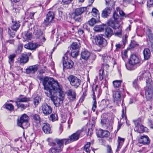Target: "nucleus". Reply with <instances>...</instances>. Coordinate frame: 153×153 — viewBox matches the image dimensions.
<instances>
[{
	"instance_id": "17",
	"label": "nucleus",
	"mask_w": 153,
	"mask_h": 153,
	"mask_svg": "<svg viewBox=\"0 0 153 153\" xmlns=\"http://www.w3.org/2000/svg\"><path fill=\"white\" fill-rule=\"evenodd\" d=\"M96 134L98 137L103 138L108 137L109 134V133L107 131L100 129L97 130Z\"/></svg>"
},
{
	"instance_id": "33",
	"label": "nucleus",
	"mask_w": 153,
	"mask_h": 153,
	"mask_svg": "<svg viewBox=\"0 0 153 153\" xmlns=\"http://www.w3.org/2000/svg\"><path fill=\"white\" fill-rule=\"evenodd\" d=\"M79 48L80 44L79 42H73L71 45L70 49L71 50H73V51L77 50V51H79Z\"/></svg>"
},
{
	"instance_id": "4",
	"label": "nucleus",
	"mask_w": 153,
	"mask_h": 153,
	"mask_svg": "<svg viewBox=\"0 0 153 153\" xmlns=\"http://www.w3.org/2000/svg\"><path fill=\"white\" fill-rule=\"evenodd\" d=\"M29 119V118L27 115L23 114L20 119H18L17 125L23 129L26 128L29 125L28 122Z\"/></svg>"
},
{
	"instance_id": "22",
	"label": "nucleus",
	"mask_w": 153,
	"mask_h": 153,
	"mask_svg": "<svg viewBox=\"0 0 153 153\" xmlns=\"http://www.w3.org/2000/svg\"><path fill=\"white\" fill-rule=\"evenodd\" d=\"M101 123L107 129L110 130L112 128L111 123L108 119H102Z\"/></svg>"
},
{
	"instance_id": "6",
	"label": "nucleus",
	"mask_w": 153,
	"mask_h": 153,
	"mask_svg": "<svg viewBox=\"0 0 153 153\" xmlns=\"http://www.w3.org/2000/svg\"><path fill=\"white\" fill-rule=\"evenodd\" d=\"M139 79L140 80L143 79L146 80V85L151 86L152 84V80L151 79L150 74L149 71H142L140 73Z\"/></svg>"
},
{
	"instance_id": "50",
	"label": "nucleus",
	"mask_w": 153,
	"mask_h": 153,
	"mask_svg": "<svg viewBox=\"0 0 153 153\" xmlns=\"http://www.w3.org/2000/svg\"><path fill=\"white\" fill-rule=\"evenodd\" d=\"M105 2L106 5L109 7H112L114 5V2L112 1L106 0Z\"/></svg>"
},
{
	"instance_id": "64",
	"label": "nucleus",
	"mask_w": 153,
	"mask_h": 153,
	"mask_svg": "<svg viewBox=\"0 0 153 153\" xmlns=\"http://www.w3.org/2000/svg\"><path fill=\"white\" fill-rule=\"evenodd\" d=\"M92 130L91 129H88V131L87 134V136H91L92 134Z\"/></svg>"
},
{
	"instance_id": "57",
	"label": "nucleus",
	"mask_w": 153,
	"mask_h": 153,
	"mask_svg": "<svg viewBox=\"0 0 153 153\" xmlns=\"http://www.w3.org/2000/svg\"><path fill=\"white\" fill-rule=\"evenodd\" d=\"M153 5V0H148L147 1V6L149 7H152Z\"/></svg>"
},
{
	"instance_id": "16",
	"label": "nucleus",
	"mask_w": 153,
	"mask_h": 153,
	"mask_svg": "<svg viewBox=\"0 0 153 153\" xmlns=\"http://www.w3.org/2000/svg\"><path fill=\"white\" fill-rule=\"evenodd\" d=\"M108 25L112 27L114 29H119V31H117L115 33V36L119 37L122 35V27L120 25H119V27H116L111 20H110L108 23Z\"/></svg>"
},
{
	"instance_id": "28",
	"label": "nucleus",
	"mask_w": 153,
	"mask_h": 153,
	"mask_svg": "<svg viewBox=\"0 0 153 153\" xmlns=\"http://www.w3.org/2000/svg\"><path fill=\"white\" fill-rule=\"evenodd\" d=\"M135 131L139 133H142L143 132H147V128L146 127H144L143 126L141 125L139 127H135L134 128Z\"/></svg>"
},
{
	"instance_id": "10",
	"label": "nucleus",
	"mask_w": 153,
	"mask_h": 153,
	"mask_svg": "<svg viewBox=\"0 0 153 153\" xmlns=\"http://www.w3.org/2000/svg\"><path fill=\"white\" fill-rule=\"evenodd\" d=\"M54 18L55 16L54 13L52 12H49L46 15V19L44 20V24L46 26H48L51 23H54Z\"/></svg>"
},
{
	"instance_id": "63",
	"label": "nucleus",
	"mask_w": 153,
	"mask_h": 153,
	"mask_svg": "<svg viewBox=\"0 0 153 153\" xmlns=\"http://www.w3.org/2000/svg\"><path fill=\"white\" fill-rule=\"evenodd\" d=\"M70 0H62V2L64 4H70L71 2Z\"/></svg>"
},
{
	"instance_id": "59",
	"label": "nucleus",
	"mask_w": 153,
	"mask_h": 153,
	"mask_svg": "<svg viewBox=\"0 0 153 153\" xmlns=\"http://www.w3.org/2000/svg\"><path fill=\"white\" fill-rule=\"evenodd\" d=\"M23 46L22 44L19 45L17 51L18 53H20L22 51Z\"/></svg>"
},
{
	"instance_id": "37",
	"label": "nucleus",
	"mask_w": 153,
	"mask_h": 153,
	"mask_svg": "<svg viewBox=\"0 0 153 153\" xmlns=\"http://www.w3.org/2000/svg\"><path fill=\"white\" fill-rule=\"evenodd\" d=\"M71 50V53L68 52H67L68 53V54H69L70 55L74 58H76L78 55L79 51H77V50Z\"/></svg>"
},
{
	"instance_id": "21",
	"label": "nucleus",
	"mask_w": 153,
	"mask_h": 153,
	"mask_svg": "<svg viewBox=\"0 0 153 153\" xmlns=\"http://www.w3.org/2000/svg\"><path fill=\"white\" fill-rule=\"evenodd\" d=\"M138 141L140 143H142L144 145H148L150 142L149 138L147 136H141L138 139Z\"/></svg>"
},
{
	"instance_id": "47",
	"label": "nucleus",
	"mask_w": 153,
	"mask_h": 153,
	"mask_svg": "<svg viewBox=\"0 0 153 153\" xmlns=\"http://www.w3.org/2000/svg\"><path fill=\"white\" fill-rule=\"evenodd\" d=\"M73 16V19H74L75 21L80 22L82 21V19L81 16L75 15Z\"/></svg>"
},
{
	"instance_id": "8",
	"label": "nucleus",
	"mask_w": 153,
	"mask_h": 153,
	"mask_svg": "<svg viewBox=\"0 0 153 153\" xmlns=\"http://www.w3.org/2000/svg\"><path fill=\"white\" fill-rule=\"evenodd\" d=\"M67 79L71 86L75 88H78L80 85L81 80L75 76L70 75Z\"/></svg>"
},
{
	"instance_id": "15",
	"label": "nucleus",
	"mask_w": 153,
	"mask_h": 153,
	"mask_svg": "<svg viewBox=\"0 0 153 153\" xmlns=\"http://www.w3.org/2000/svg\"><path fill=\"white\" fill-rule=\"evenodd\" d=\"M68 98L71 101H73L75 100L76 98V94L75 91L72 89H70L66 92Z\"/></svg>"
},
{
	"instance_id": "42",
	"label": "nucleus",
	"mask_w": 153,
	"mask_h": 153,
	"mask_svg": "<svg viewBox=\"0 0 153 153\" xmlns=\"http://www.w3.org/2000/svg\"><path fill=\"white\" fill-rule=\"evenodd\" d=\"M50 119L53 122H54L58 120V118L57 114H52L50 116Z\"/></svg>"
},
{
	"instance_id": "60",
	"label": "nucleus",
	"mask_w": 153,
	"mask_h": 153,
	"mask_svg": "<svg viewBox=\"0 0 153 153\" xmlns=\"http://www.w3.org/2000/svg\"><path fill=\"white\" fill-rule=\"evenodd\" d=\"M148 123L150 128L153 129V120H149Z\"/></svg>"
},
{
	"instance_id": "53",
	"label": "nucleus",
	"mask_w": 153,
	"mask_h": 153,
	"mask_svg": "<svg viewBox=\"0 0 153 153\" xmlns=\"http://www.w3.org/2000/svg\"><path fill=\"white\" fill-rule=\"evenodd\" d=\"M8 33L10 37L13 38L15 36V33L14 31L11 30L9 28L8 29Z\"/></svg>"
},
{
	"instance_id": "3",
	"label": "nucleus",
	"mask_w": 153,
	"mask_h": 153,
	"mask_svg": "<svg viewBox=\"0 0 153 153\" xmlns=\"http://www.w3.org/2000/svg\"><path fill=\"white\" fill-rule=\"evenodd\" d=\"M123 91V89L119 88L115 89L113 91V97L114 102L118 105L120 104L123 101V98L122 96Z\"/></svg>"
},
{
	"instance_id": "44",
	"label": "nucleus",
	"mask_w": 153,
	"mask_h": 153,
	"mask_svg": "<svg viewBox=\"0 0 153 153\" xmlns=\"http://www.w3.org/2000/svg\"><path fill=\"white\" fill-rule=\"evenodd\" d=\"M32 37V33L28 31L25 35V38L27 40H30Z\"/></svg>"
},
{
	"instance_id": "26",
	"label": "nucleus",
	"mask_w": 153,
	"mask_h": 153,
	"mask_svg": "<svg viewBox=\"0 0 153 153\" xmlns=\"http://www.w3.org/2000/svg\"><path fill=\"white\" fill-rule=\"evenodd\" d=\"M39 45L36 43L29 42L25 45V47L27 49L33 50L39 47Z\"/></svg>"
},
{
	"instance_id": "35",
	"label": "nucleus",
	"mask_w": 153,
	"mask_h": 153,
	"mask_svg": "<svg viewBox=\"0 0 153 153\" xmlns=\"http://www.w3.org/2000/svg\"><path fill=\"white\" fill-rule=\"evenodd\" d=\"M4 106L5 108L10 111H12L14 110V107L11 103H6L4 105Z\"/></svg>"
},
{
	"instance_id": "52",
	"label": "nucleus",
	"mask_w": 153,
	"mask_h": 153,
	"mask_svg": "<svg viewBox=\"0 0 153 153\" xmlns=\"http://www.w3.org/2000/svg\"><path fill=\"white\" fill-rule=\"evenodd\" d=\"M134 123L135 127L137 126L138 127L140 126V125L141 123V120L140 118H139L137 120L134 121Z\"/></svg>"
},
{
	"instance_id": "23",
	"label": "nucleus",
	"mask_w": 153,
	"mask_h": 153,
	"mask_svg": "<svg viewBox=\"0 0 153 153\" xmlns=\"http://www.w3.org/2000/svg\"><path fill=\"white\" fill-rule=\"evenodd\" d=\"M112 10L111 7H107L102 11L101 16L103 18H107L110 14Z\"/></svg>"
},
{
	"instance_id": "7",
	"label": "nucleus",
	"mask_w": 153,
	"mask_h": 153,
	"mask_svg": "<svg viewBox=\"0 0 153 153\" xmlns=\"http://www.w3.org/2000/svg\"><path fill=\"white\" fill-rule=\"evenodd\" d=\"M94 39L96 45L101 48H105L107 44L106 40L102 35H97L94 38Z\"/></svg>"
},
{
	"instance_id": "27",
	"label": "nucleus",
	"mask_w": 153,
	"mask_h": 153,
	"mask_svg": "<svg viewBox=\"0 0 153 153\" xmlns=\"http://www.w3.org/2000/svg\"><path fill=\"white\" fill-rule=\"evenodd\" d=\"M23 95H20L19 98H16L15 101L17 102H27L30 100V98L29 97H22Z\"/></svg>"
},
{
	"instance_id": "13",
	"label": "nucleus",
	"mask_w": 153,
	"mask_h": 153,
	"mask_svg": "<svg viewBox=\"0 0 153 153\" xmlns=\"http://www.w3.org/2000/svg\"><path fill=\"white\" fill-rule=\"evenodd\" d=\"M113 17L114 20H113L112 19H110L108 20L107 24H108V23L110 20H111L113 22L115 26L116 27H119V25H120L119 24V23L120 21L122 19V16H119L118 14L115 11L113 13Z\"/></svg>"
},
{
	"instance_id": "24",
	"label": "nucleus",
	"mask_w": 153,
	"mask_h": 153,
	"mask_svg": "<svg viewBox=\"0 0 153 153\" xmlns=\"http://www.w3.org/2000/svg\"><path fill=\"white\" fill-rule=\"evenodd\" d=\"M86 10L85 7H81L75 9L74 11L72 13V15L80 16Z\"/></svg>"
},
{
	"instance_id": "11",
	"label": "nucleus",
	"mask_w": 153,
	"mask_h": 153,
	"mask_svg": "<svg viewBox=\"0 0 153 153\" xmlns=\"http://www.w3.org/2000/svg\"><path fill=\"white\" fill-rule=\"evenodd\" d=\"M129 62L131 65H139L141 64V60L138 56L134 54L131 55Z\"/></svg>"
},
{
	"instance_id": "38",
	"label": "nucleus",
	"mask_w": 153,
	"mask_h": 153,
	"mask_svg": "<svg viewBox=\"0 0 153 153\" xmlns=\"http://www.w3.org/2000/svg\"><path fill=\"white\" fill-rule=\"evenodd\" d=\"M122 81L121 80H116L113 82V85L115 88H116V89H117V88L120 86Z\"/></svg>"
},
{
	"instance_id": "41",
	"label": "nucleus",
	"mask_w": 153,
	"mask_h": 153,
	"mask_svg": "<svg viewBox=\"0 0 153 153\" xmlns=\"http://www.w3.org/2000/svg\"><path fill=\"white\" fill-rule=\"evenodd\" d=\"M41 98L37 96L33 98V102L35 107L36 106L39 104Z\"/></svg>"
},
{
	"instance_id": "20",
	"label": "nucleus",
	"mask_w": 153,
	"mask_h": 153,
	"mask_svg": "<svg viewBox=\"0 0 153 153\" xmlns=\"http://www.w3.org/2000/svg\"><path fill=\"white\" fill-rule=\"evenodd\" d=\"M42 129L43 131L46 134H48L52 133L51 126L47 123H44L43 124Z\"/></svg>"
},
{
	"instance_id": "14",
	"label": "nucleus",
	"mask_w": 153,
	"mask_h": 153,
	"mask_svg": "<svg viewBox=\"0 0 153 153\" xmlns=\"http://www.w3.org/2000/svg\"><path fill=\"white\" fill-rule=\"evenodd\" d=\"M42 109L43 113L46 115L50 114L52 111V108L51 107L46 103H44L42 104Z\"/></svg>"
},
{
	"instance_id": "2",
	"label": "nucleus",
	"mask_w": 153,
	"mask_h": 153,
	"mask_svg": "<svg viewBox=\"0 0 153 153\" xmlns=\"http://www.w3.org/2000/svg\"><path fill=\"white\" fill-rule=\"evenodd\" d=\"M67 139H56L54 140V142L50 143V145L52 147L49 150L50 153H60L62 151L63 148L64 143L65 145Z\"/></svg>"
},
{
	"instance_id": "9",
	"label": "nucleus",
	"mask_w": 153,
	"mask_h": 153,
	"mask_svg": "<svg viewBox=\"0 0 153 153\" xmlns=\"http://www.w3.org/2000/svg\"><path fill=\"white\" fill-rule=\"evenodd\" d=\"M68 53H66L62 57V63L64 68L67 69L71 68L74 65L73 62L70 59H68L67 55Z\"/></svg>"
},
{
	"instance_id": "48",
	"label": "nucleus",
	"mask_w": 153,
	"mask_h": 153,
	"mask_svg": "<svg viewBox=\"0 0 153 153\" xmlns=\"http://www.w3.org/2000/svg\"><path fill=\"white\" fill-rule=\"evenodd\" d=\"M91 144L90 142H87L85 146L84 150L87 153L90 152L89 147Z\"/></svg>"
},
{
	"instance_id": "61",
	"label": "nucleus",
	"mask_w": 153,
	"mask_h": 153,
	"mask_svg": "<svg viewBox=\"0 0 153 153\" xmlns=\"http://www.w3.org/2000/svg\"><path fill=\"white\" fill-rule=\"evenodd\" d=\"M107 147L108 153H113L111 146L109 145H107Z\"/></svg>"
},
{
	"instance_id": "29",
	"label": "nucleus",
	"mask_w": 153,
	"mask_h": 153,
	"mask_svg": "<svg viewBox=\"0 0 153 153\" xmlns=\"http://www.w3.org/2000/svg\"><path fill=\"white\" fill-rule=\"evenodd\" d=\"M90 53L87 51L84 50L82 51L81 53V59L87 60L89 57Z\"/></svg>"
},
{
	"instance_id": "1",
	"label": "nucleus",
	"mask_w": 153,
	"mask_h": 153,
	"mask_svg": "<svg viewBox=\"0 0 153 153\" xmlns=\"http://www.w3.org/2000/svg\"><path fill=\"white\" fill-rule=\"evenodd\" d=\"M42 83L46 90L45 94L51 99L55 106L57 107L62 104L64 94L60 88L57 81L52 78L46 76L43 79Z\"/></svg>"
},
{
	"instance_id": "31",
	"label": "nucleus",
	"mask_w": 153,
	"mask_h": 153,
	"mask_svg": "<svg viewBox=\"0 0 153 153\" xmlns=\"http://www.w3.org/2000/svg\"><path fill=\"white\" fill-rule=\"evenodd\" d=\"M20 25V22L19 21H12L11 28L13 30L16 31L19 28Z\"/></svg>"
},
{
	"instance_id": "18",
	"label": "nucleus",
	"mask_w": 153,
	"mask_h": 153,
	"mask_svg": "<svg viewBox=\"0 0 153 153\" xmlns=\"http://www.w3.org/2000/svg\"><path fill=\"white\" fill-rule=\"evenodd\" d=\"M38 65H35L29 66L26 70L27 74H34L38 69Z\"/></svg>"
},
{
	"instance_id": "30",
	"label": "nucleus",
	"mask_w": 153,
	"mask_h": 153,
	"mask_svg": "<svg viewBox=\"0 0 153 153\" xmlns=\"http://www.w3.org/2000/svg\"><path fill=\"white\" fill-rule=\"evenodd\" d=\"M109 103V100L107 99H103L100 102L99 106L101 108V109H103L106 108Z\"/></svg>"
},
{
	"instance_id": "36",
	"label": "nucleus",
	"mask_w": 153,
	"mask_h": 153,
	"mask_svg": "<svg viewBox=\"0 0 153 153\" xmlns=\"http://www.w3.org/2000/svg\"><path fill=\"white\" fill-rule=\"evenodd\" d=\"M92 15L94 17L99 18V13L98 10L96 8H94L92 9L91 12Z\"/></svg>"
},
{
	"instance_id": "34",
	"label": "nucleus",
	"mask_w": 153,
	"mask_h": 153,
	"mask_svg": "<svg viewBox=\"0 0 153 153\" xmlns=\"http://www.w3.org/2000/svg\"><path fill=\"white\" fill-rule=\"evenodd\" d=\"M105 26L104 25H97L94 28V30L97 32H102L104 30Z\"/></svg>"
},
{
	"instance_id": "43",
	"label": "nucleus",
	"mask_w": 153,
	"mask_h": 153,
	"mask_svg": "<svg viewBox=\"0 0 153 153\" xmlns=\"http://www.w3.org/2000/svg\"><path fill=\"white\" fill-rule=\"evenodd\" d=\"M34 33L37 38H39L42 34L41 30L39 29L37 30H34Z\"/></svg>"
},
{
	"instance_id": "51",
	"label": "nucleus",
	"mask_w": 153,
	"mask_h": 153,
	"mask_svg": "<svg viewBox=\"0 0 153 153\" xmlns=\"http://www.w3.org/2000/svg\"><path fill=\"white\" fill-rule=\"evenodd\" d=\"M138 80L137 79H135L133 82V85L136 89H139V87L137 84Z\"/></svg>"
},
{
	"instance_id": "55",
	"label": "nucleus",
	"mask_w": 153,
	"mask_h": 153,
	"mask_svg": "<svg viewBox=\"0 0 153 153\" xmlns=\"http://www.w3.org/2000/svg\"><path fill=\"white\" fill-rule=\"evenodd\" d=\"M127 37L128 36L127 35H125L124 37H123L122 42L123 44L124 45H125L127 42Z\"/></svg>"
},
{
	"instance_id": "56",
	"label": "nucleus",
	"mask_w": 153,
	"mask_h": 153,
	"mask_svg": "<svg viewBox=\"0 0 153 153\" xmlns=\"http://www.w3.org/2000/svg\"><path fill=\"white\" fill-rule=\"evenodd\" d=\"M119 13L120 15V16H122V19L123 17V16H125V17H126V15L125 13L123 12V11L122 10H119Z\"/></svg>"
},
{
	"instance_id": "39",
	"label": "nucleus",
	"mask_w": 153,
	"mask_h": 153,
	"mask_svg": "<svg viewBox=\"0 0 153 153\" xmlns=\"http://www.w3.org/2000/svg\"><path fill=\"white\" fill-rule=\"evenodd\" d=\"M102 59L103 60L104 62V63L103 64V65H105L106 66L109 67L108 65L106 64L108 62V57L106 54H104L102 55Z\"/></svg>"
},
{
	"instance_id": "32",
	"label": "nucleus",
	"mask_w": 153,
	"mask_h": 153,
	"mask_svg": "<svg viewBox=\"0 0 153 153\" xmlns=\"http://www.w3.org/2000/svg\"><path fill=\"white\" fill-rule=\"evenodd\" d=\"M144 59L148 60L150 57L151 53L149 49L146 48L143 51Z\"/></svg>"
},
{
	"instance_id": "25",
	"label": "nucleus",
	"mask_w": 153,
	"mask_h": 153,
	"mask_svg": "<svg viewBox=\"0 0 153 153\" xmlns=\"http://www.w3.org/2000/svg\"><path fill=\"white\" fill-rule=\"evenodd\" d=\"M114 34L113 31L111 28L107 27L105 29L104 36L106 38L109 39Z\"/></svg>"
},
{
	"instance_id": "45",
	"label": "nucleus",
	"mask_w": 153,
	"mask_h": 153,
	"mask_svg": "<svg viewBox=\"0 0 153 153\" xmlns=\"http://www.w3.org/2000/svg\"><path fill=\"white\" fill-rule=\"evenodd\" d=\"M125 139L124 138H122L120 137H118V139L117 140L118 144L122 146L125 141Z\"/></svg>"
},
{
	"instance_id": "40",
	"label": "nucleus",
	"mask_w": 153,
	"mask_h": 153,
	"mask_svg": "<svg viewBox=\"0 0 153 153\" xmlns=\"http://www.w3.org/2000/svg\"><path fill=\"white\" fill-rule=\"evenodd\" d=\"M33 119L34 120L35 122L37 123H40V118L39 116L36 114H35L32 115Z\"/></svg>"
},
{
	"instance_id": "54",
	"label": "nucleus",
	"mask_w": 153,
	"mask_h": 153,
	"mask_svg": "<svg viewBox=\"0 0 153 153\" xmlns=\"http://www.w3.org/2000/svg\"><path fill=\"white\" fill-rule=\"evenodd\" d=\"M93 103V105H92V111H93L94 112L95 111L96 108L97 107V103H96V100L95 99V98H94V100Z\"/></svg>"
},
{
	"instance_id": "58",
	"label": "nucleus",
	"mask_w": 153,
	"mask_h": 153,
	"mask_svg": "<svg viewBox=\"0 0 153 153\" xmlns=\"http://www.w3.org/2000/svg\"><path fill=\"white\" fill-rule=\"evenodd\" d=\"M16 56V55L15 54L10 55L9 56V59L10 61L11 62L13 61V59Z\"/></svg>"
},
{
	"instance_id": "49",
	"label": "nucleus",
	"mask_w": 153,
	"mask_h": 153,
	"mask_svg": "<svg viewBox=\"0 0 153 153\" xmlns=\"http://www.w3.org/2000/svg\"><path fill=\"white\" fill-rule=\"evenodd\" d=\"M88 22L89 25L91 26H93L97 22L96 20L94 18H92Z\"/></svg>"
},
{
	"instance_id": "19",
	"label": "nucleus",
	"mask_w": 153,
	"mask_h": 153,
	"mask_svg": "<svg viewBox=\"0 0 153 153\" xmlns=\"http://www.w3.org/2000/svg\"><path fill=\"white\" fill-rule=\"evenodd\" d=\"M31 54L30 53L22 54L19 58V62L21 64L26 63L28 60V56H30Z\"/></svg>"
},
{
	"instance_id": "12",
	"label": "nucleus",
	"mask_w": 153,
	"mask_h": 153,
	"mask_svg": "<svg viewBox=\"0 0 153 153\" xmlns=\"http://www.w3.org/2000/svg\"><path fill=\"white\" fill-rule=\"evenodd\" d=\"M153 83L151 86L146 85L147 88L145 91V96L148 101L151 100L153 97Z\"/></svg>"
},
{
	"instance_id": "62",
	"label": "nucleus",
	"mask_w": 153,
	"mask_h": 153,
	"mask_svg": "<svg viewBox=\"0 0 153 153\" xmlns=\"http://www.w3.org/2000/svg\"><path fill=\"white\" fill-rule=\"evenodd\" d=\"M78 33L80 36L84 35V31L82 29H79L78 31Z\"/></svg>"
},
{
	"instance_id": "5",
	"label": "nucleus",
	"mask_w": 153,
	"mask_h": 153,
	"mask_svg": "<svg viewBox=\"0 0 153 153\" xmlns=\"http://www.w3.org/2000/svg\"><path fill=\"white\" fill-rule=\"evenodd\" d=\"M85 132L82 129L77 131L76 132L72 134L69 137V139H66L65 143H69L71 142L77 140L80 137H82L85 135Z\"/></svg>"
},
{
	"instance_id": "46",
	"label": "nucleus",
	"mask_w": 153,
	"mask_h": 153,
	"mask_svg": "<svg viewBox=\"0 0 153 153\" xmlns=\"http://www.w3.org/2000/svg\"><path fill=\"white\" fill-rule=\"evenodd\" d=\"M15 103L16 104V105L18 108H21L23 109H25L27 106L25 105L24 104L20 103V102H16V101H15Z\"/></svg>"
}]
</instances>
